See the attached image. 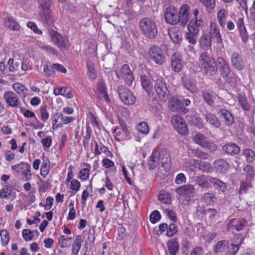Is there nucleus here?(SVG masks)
Here are the masks:
<instances>
[{
  "instance_id": "obj_1",
  "label": "nucleus",
  "mask_w": 255,
  "mask_h": 255,
  "mask_svg": "<svg viewBox=\"0 0 255 255\" xmlns=\"http://www.w3.org/2000/svg\"><path fill=\"white\" fill-rule=\"evenodd\" d=\"M160 160L161 168L165 170L164 175L168 174L170 170V155L167 149L164 148L161 150L157 148L155 149L151 155L147 160V166L149 169H154L157 166L158 160Z\"/></svg>"
},
{
  "instance_id": "obj_2",
  "label": "nucleus",
  "mask_w": 255,
  "mask_h": 255,
  "mask_svg": "<svg viewBox=\"0 0 255 255\" xmlns=\"http://www.w3.org/2000/svg\"><path fill=\"white\" fill-rule=\"evenodd\" d=\"M201 70L206 77L211 79H215L218 74V68L213 58L209 57L207 52H202L199 57Z\"/></svg>"
},
{
  "instance_id": "obj_3",
  "label": "nucleus",
  "mask_w": 255,
  "mask_h": 255,
  "mask_svg": "<svg viewBox=\"0 0 255 255\" xmlns=\"http://www.w3.org/2000/svg\"><path fill=\"white\" fill-rule=\"evenodd\" d=\"M143 34L150 39H155L158 34V28L155 22L150 18H142L139 23Z\"/></svg>"
},
{
  "instance_id": "obj_4",
  "label": "nucleus",
  "mask_w": 255,
  "mask_h": 255,
  "mask_svg": "<svg viewBox=\"0 0 255 255\" xmlns=\"http://www.w3.org/2000/svg\"><path fill=\"white\" fill-rule=\"evenodd\" d=\"M48 33L51 41L61 51H68L70 47V43L68 38L62 35L58 31L50 28L48 29Z\"/></svg>"
},
{
  "instance_id": "obj_5",
  "label": "nucleus",
  "mask_w": 255,
  "mask_h": 255,
  "mask_svg": "<svg viewBox=\"0 0 255 255\" xmlns=\"http://www.w3.org/2000/svg\"><path fill=\"white\" fill-rule=\"evenodd\" d=\"M149 59L158 65H162L165 62V53L156 45H151L148 51Z\"/></svg>"
},
{
  "instance_id": "obj_6",
  "label": "nucleus",
  "mask_w": 255,
  "mask_h": 255,
  "mask_svg": "<svg viewBox=\"0 0 255 255\" xmlns=\"http://www.w3.org/2000/svg\"><path fill=\"white\" fill-rule=\"evenodd\" d=\"M193 14L194 17L189 21L187 24V30L199 33L200 28L203 25V18L199 15V11L197 9L193 10Z\"/></svg>"
},
{
  "instance_id": "obj_7",
  "label": "nucleus",
  "mask_w": 255,
  "mask_h": 255,
  "mask_svg": "<svg viewBox=\"0 0 255 255\" xmlns=\"http://www.w3.org/2000/svg\"><path fill=\"white\" fill-rule=\"evenodd\" d=\"M154 88L157 95L161 100L165 101L168 99L169 91L162 78L155 80Z\"/></svg>"
},
{
  "instance_id": "obj_8",
  "label": "nucleus",
  "mask_w": 255,
  "mask_h": 255,
  "mask_svg": "<svg viewBox=\"0 0 255 255\" xmlns=\"http://www.w3.org/2000/svg\"><path fill=\"white\" fill-rule=\"evenodd\" d=\"M178 9L177 7L170 5L165 10L164 17L165 21L172 25L178 24Z\"/></svg>"
},
{
  "instance_id": "obj_9",
  "label": "nucleus",
  "mask_w": 255,
  "mask_h": 255,
  "mask_svg": "<svg viewBox=\"0 0 255 255\" xmlns=\"http://www.w3.org/2000/svg\"><path fill=\"white\" fill-rule=\"evenodd\" d=\"M116 75L118 79H123L125 83L128 86H131L134 80L132 72L129 66L126 64L122 66L120 71H116Z\"/></svg>"
},
{
  "instance_id": "obj_10",
  "label": "nucleus",
  "mask_w": 255,
  "mask_h": 255,
  "mask_svg": "<svg viewBox=\"0 0 255 255\" xmlns=\"http://www.w3.org/2000/svg\"><path fill=\"white\" fill-rule=\"evenodd\" d=\"M3 98L8 108L17 109L20 107V101L18 95L11 91H6Z\"/></svg>"
},
{
  "instance_id": "obj_11",
  "label": "nucleus",
  "mask_w": 255,
  "mask_h": 255,
  "mask_svg": "<svg viewBox=\"0 0 255 255\" xmlns=\"http://www.w3.org/2000/svg\"><path fill=\"white\" fill-rule=\"evenodd\" d=\"M171 123L178 133L181 135H186L188 133L187 125L182 117L177 115L173 116Z\"/></svg>"
},
{
  "instance_id": "obj_12",
  "label": "nucleus",
  "mask_w": 255,
  "mask_h": 255,
  "mask_svg": "<svg viewBox=\"0 0 255 255\" xmlns=\"http://www.w3.org/2000/svg\"><path fill=\"white\" fill-rule=\"evenodd\" d=\"M175 192L186 201L189 202L195 193V189L193 185L188 184L176 188Z\"/></svg>"
},
{
  "instance_id": "obj_13",
  "label": "nucleus",
  "mask_w": 255,
  "mask_h": 255,
  "mask_svg": "<svg viewBox=\"0 0 255 255\" xmlns=\"http://www.w3.org/2000/svg\"><path fill=\"white\" fill-rule=\"evenodd\" d=\"M118 91L121 100L126 105H132L135 104L136 98L129 89L124 87H120Z\"/></svg>"
},
{
  "instance_id": "obj_14",
  "label": "nucleus",
  "mask_w": 255,
  "mask_h": 255,
  "mask_svg": "<svg viewBox=\"0 0 255 255\" xmlns=\"http://www.w3.org/2000/svg\"><path fill=\"white\" fill-rule=\"evenodd\" d=\"M237 30L239 32V36L243 44H246L249 39V35L245 26L244 18L243 16L238 17L236 22Z\"/></svg>"
},
{
  "instance_id": "obj_15",
  "label": "nucleus",
  "mask_w": 255,
  "mask_h": 255,
  "mask_svg": "<svg viewBox=\"0 0 255 255\" xmlns=\"http://www.w3.org/2000/svg\"><path fill=\"white\" fill-rule=\"evenodd\" d=\"M248 224L247 220L244 218H232L230 219L227 225V231L233 229L239 232L244 229Z\"/></svg>"
},
{
  "instance_id": "obj_16",
  "label": "nucleus",
  "mask_w": 255,
  "mask_h": 255,
  "mask_svg": "<svg viewBox=\"0 0 255 255\" xmlns=\"http://www.w3.org/2000/svg\"><path fill=\"white\" fill-rule=\"evenodd\" d=\"M210 38L219 44L223 42L220 28L218 25L214 22H211L209 26V31L207 32Z\"/></svg>"
},
{
  "instance_id": "obj_17",
  "label": "nucleus",
  "mask_w": 255,
  "mask_h": 255,
  "mask_svg": "<svg viewBox=\"0 0 255 255\" xmlns=\"http://www.w3.org/2000/svg\"><path fill=\"white\" fill-rule=\"evenodd\" d=\"M95 93L101 100H104L108 103L110 102L111 100L108 94L106 84L103 79H99L97 82V90Z\"/></svg>"
},
{
  "instance_id": "obj_18",
  "label": "nucleus",
  "mask_w": 255,
  "mask_h": 255,
  "mask_svg": "<svg viewBox=\"0 0 255 255\" xmlns=\"http://www.w3.org/2000/svg\"><path fill=\"white\" fill-rule=\"evenodd\" d=\"M231 62L233 67L238 71L243 70L246 67V63L241 53L234 51L231 56Z\"/></svg>"
},
{
  "instance_id": "obj_19",
  "label": "nucleus",
  "mask_w": 255,
  "mask_h": 255,
  "mask_svg": "<svg viewBox=\"0 0 255 255\" xmlns=\"http://www.w3.org/2000/svg\"><path fill=\"white\" fill-rule=\"evenodd\" d=\"M190 7L187 4L181 6L178 14V24L181 26H185L189 21Z\"/></svg>"
},
{
  "instance_id": "obj_20",
  "label": "nucleus",
  "mask_w": 255,
  "mask_h": 255,
  "mask_svg": "<svg viewBox=\"0 0 255 255\" xmlns=\"http://www.w3.org/2000/svg\"><path fill=\"white\" fill-rule=\"evenodd\" d=\"M169 107L172 111L181 114H185L188 112V109L183 106L182 102L175 98L170 99Z\"/></svg>"
},
{
  "instance_id": "obj_21",
  "label": "nucleus",
  "mask_w": 255,
  "mask_h": 255,
  "mask_svg": "<svg viewBox=\"0 0 255 255\" xmlns=\"http://www.w3.org/2000/svg\"><path fill=\"white\" fill-rule=\"evenodd\" d=\"M217 63L221 76L222 77L227 76L231 72V69L228 62L225 58L218 57L217 58Z\"/></svg>"
},
{
  "instance_id": "obj_22",
  "label": "nucleus",
  "mask_w": 255,
  "mask_h": 255,
  "mask_svg": "<svg viewBox=\"0 0 255 255\" xmlns=\"http://www.w3.org/2000/svg\"><path fill=\"white\" fill-rule=\"evenodd\" d=\"M243 241V238H241L238 241L231 242L227 244L224 255H236L239 251Z\"/></svg>"
},
{
  "instance_id": "obj_23",
  "label": "nucleus",
  "mask_w": 255,
  "mask_h": 255,
  "mask_svg": "<svg viewBox=\"0 0 255 255\" xmlns=\"http://www.w3.org/2000/svg\"><path fill=\"white\" fill-rule=\"evenodd\" d=\"M182 58L179 53H174L171 57V67L173 71L175 72H179L181 71L182 67Z\"/></svg>"
},
{
  "instance_id": "obj_24",
  "label": "nucleus",
  "mask_w": 255,
  "mask_h": 255,
  "mask_svg": "<svg viewBox=\"0 0 255 255\" xmlns=\"http://www.w3.org/2000/svg\"><path fill=\"white\" fill-rule=\"evenodd\" d=\"M213 165L216 172L220 174H225L230 168L229 163L225 159H220L216 160Z\"/></svg>"
},
{
  "instance_id": "obj_25",
  "label": "nucleus",
  "mask_w": 255,
  "mask_h": 255,
  "mask_svg": "<svg viewBox=\"0 0 255 255\" xmlns=\"http://www.w3.org/2000/svg\"><path fill=\"white\" fill-rule=\"evenodd\" d=\"M18 167H20V169L22 170L21 173L22 175L25 178L26 181H29L31 179V173H30L31 167L28 163L21 162L20 163L13 165L11 166L12 170H15Z\"/></svg>"
},
{
  "instance_id": "obj_26",
  "label": "nucleus",
  "mask_w": 255,
  "mask_h": 255,
  "mask_svg": "<svg viewBox=\"0 0 255 255\" xmlns=\"http://www.w3.org/2000/svg\"><path fill=\"white\" fill-rule=\"evenodd\" d=\"M95 143L94 153L96 155H100L102 153H104L107 157H112L113 156L112 152L103 143H100V144H98L96 141Z\"/></svg>"
},
{
  "instance_id": "obj_27",
  "label": "nucleus",
  "mask_w": 255,
  "mask_h": 255,
  "mask_svg": "<svg viewBox=\"0 0 255 255\" xmlns=\"http://www.w3.org/2000/svg\"><path fill=\"white\" fill-rule=\"evenodd\" d=\"M228 14V10L225 8H221L217 12V20L219 25L222 29L226 27Z\"/></svg>"
},
{
  "instance_id": "obj_28",
  "label": "nucleus",
  "mask_w": 255,
  "mask_h": 255,
  "mask_svg": "<svg viewBox=\"0 0 255 255\" xmlns=\"http://www.w3.org/2000/svg\"><path fill=\"white\" fill-rule=\"evenodd\" d=\"M219 113L226 126L230 127L234 123V118L233 114L226 109H221Z\"/></svg>"
},
{
  "instance_id": "obj_29",
  "label": "nucleus",
  "mask_w": 255,
  "mask_h": 255,
  "mask_svg": "<svg viewBox=\"0 0 255 255\" xmlns=\"http://www.w3.org/2000/svg\"><path fill=\"white\" fill-rule=\"evenodd\" d=\"M208 35L207 32H203L199 40L200 46L204 50H208L211 47L212 39Z\"/></svg>"
},
{
  "instance_id": "obj_30",
  "label": "nucleus",
  "mask_w": 255,
  "mask_h": 255,
  "mask_svg": "<svg viewBox=\"0 0 255 255\" xmlns=\"http://www.w3.org/2000/svg\"><path fill=\"white\" fill-rule=\"evenodd\" d=\"M204 117L206 122L211 127L217 128L220 127V122L215 115L210 112H206L204 114Z\"/></svg>"
},
{
  "instance_id": "obj_31",
  "label": "nucleus",
  "mask_w": 255,
  "mask_h": 255,
  "mask_svg": "<svg viewBox=\"0 0 255 255\" xmlns=\"http://www.w3.org/2000/svg\"><path fill=\"white\" fill-rule=\"evenodd\" d=\"M83 166L85 167L79 171L78 178L82 181H87L90 177L91 166L90 164L87 162H84L83 164Z\"/></svg>"
},
{
  "instance_id": "obj_32",
  "label": "nucleus",
  "mask_w": 255,
  "mask_h": 255,
  "mask_svg": "<svg viewBox=\"0 0 255 255\" xmlns=\"http://www.w3.org/2000/svg\"><path fill=\"white\" fill-rule=\"evenodd\" d=\"M193 165L203 172L209 173L213 170L211 163L208 162L195 159L193 160Z\"/></svg>"
},
{
  "instance_id": "obj_33",
  "label": "nucleus",
  "mask_w": 255,
  "mask_h": 255,
  "mask_svg": "<svg viewBox=\"0 0 255 255\" xmlns=\"http://www.w3.org/2000/svg\"><path fill=\"white\" fill-rule=\"evenodd\" d=\"M222 148L226 153L231 155L238 154L241 151L239 146L235 143L226 144Z\"/></svg>"
},
{
  "instance_id": "obj_34",
  "label": "nucleus",
  "mask_w": 255,
  "mask_h": 255,
  "mask_svg": "<svg viewBox=\"0 0 255 255\" xmlns=\"http://www.w3.org/2000/svg\"><path fill=\"white\" fill-rule=\"evenodd\" d=\"M12 89L16 94L22 98H26L28 94V89L23 84L15 83L12 86Z\"/></svg>"
},
{
  "instance_id": "obj_35",
  "label": "nucleus",
  "mask_w": 255,
  "mask_h": 255,
  "mask_svg": "<svg viewBox=\"0 0 255 255\" xmlns=\"http://www.w3.org/2000/svg\"><path fill=\"white\" fill-rule=\"evenodd\" d=\"M238 101L241 108L245 111H249L252 107L249 103L245 93H239L237 95Z\"/></svg>"
},
{
  "instance_id": "obj_36",
  "label": "nucleus",
  "mask_w": 255,
  "mask_h": 255,
  "mask_svg": "<svg viewBox=\"0 0 255 255\" xmlns=\"http://www.w3.org/2000/svg\"><path fill=\"white\" fill-rule=\"evenodd\" d=\"M140 78L143 89L148 93V95H149L151 93L153 89L152 81L145 75H141Z\"/></svg>"
},
{
  "instance_id": "obj_37",
  "label": "nucleus",
  "mask_w": 255,
  "mask_h": 255,
  "mask_svg": "<svg viewBox=\"0 0 255 255\" xmlns=\"http://www.w3.org/2000/svg\"><path fill=\"white\" fill-rule=\"evenodd\" d=\"M196 182L202 188L209 189L211 187L210 178L204 174L197 177Z\"/></svg>"
},
{
  "instance_id": "obj_38",
  "label": "nucleus",
  "mask_w": 255,
  "mask_h": 255,
  "mask_svg": "<svg viewBox=\"0 0 255 255\" xmlns=\"http://www.w3.org/2000/svg\"><path fill=\"white\" fill-rule=\"evenodd\" d=\"M4 26L14 31H18L20 26L12 17H6L3 20Z\"/></svg>"
},
{
  "instance_id": "obj_39",
  "label": "nucleus",
  "mask_w": 255,
  "mask_h": 255,
  "mask_svg": "<svg viewBox=\"0 0 255 255\" xmlns=\"http://www.w3.org/2000/svg\"><path fill=\"white\" fill-rule=\"evenodd\" d=\"M53 93L56 96L62 95L67 99H71L73 97L71 90L65 87L54 88Z\"/></svg>"
},
{
  "instance_id": "obj_40",
  "label": "nucleus",
  "mask_w": 255,
  "mask_h": 255,
  "mask_svg": "<svg viewBox=\"0 0 255 255\" xmlns=\"http://www.w3.org/2000/svg\"><path fill=\"white\" fill-rule=\"evenodd\" d=\"M63 115L61 113H56L52 116V129L56 130L59 128H62V121Z\"/></svg>"
},
{
  "instance_id": "obj_41",
  "label": "nucleus",
  "mask_w": 255,
  "mask_h": 255,
  "mask_svg": "<svg viewBox=\"0 0 255 255\" xmlns=\"http://www.w3.org/2000/svg\"><path fill=\"white\" fill-rule=\"evenodd\" d=\"M168 34L172 42L175 44H179L182 40V34L174 27L168 29Z\"/></svg>"
},
{
  "instance_id": "obj_42",
  "label": "nucleus",
  "mask_w": 255,
  "mask_h": 255,
  "mask_svg": "<svg viewBox=\"0 0 255 255\" xmlns=\"http://www.w3.org/2000/svg\"><path fill=\"white\" fill-rule=\"evenodd\" d=\"M182 83L184 87L191 93H195L197 91V87L195 82L190 78L184 77L182 78Z\"/></svg>"
},
{
  "instance_id": "obj_43",
  "label": "nucleus",
  "mask_w": 255,
  "mask_h": 255,
  "mask_svg": "<svg viewBox=\"0 0 255 255\" xmlns=\"http://www.w3.org/2000/svg\"><path fill=\"white\" fill-rule=\"evenodd\" d=\"M39 16L47 24H50L53 22L52 14L50 9H40Z\"/></svg>"
},
{
  "instance_id": "obj_44",
  "label": "nucleus",
  "mask_w": 255,
  "mask_h": 255,
  "mask_svg": "<svg viewBox=\"0 0 255 255\" xmlns=\"http://www.w3.org/2000/svg\"><path fill=\"white\" fill-rule=\"evenodd\" d=\"M167 246L170 255H176L179 251V245L176 239L169 240L167 243Z\"/></svg>"
},
{
  "instance_id": "obj_45",
  "label": "nucleus",
  "mask_w": 255,
  "mask_h": 255,
  "mask_svg": "<svg viewBox=\"0 0 255 255\" xmlns=\"http://www.w3.org/2000/svg\"><path fill=\"white\" fill-rule=\"evenodd\" d=\"M83 240L81 236H77L72 245L71 253L73 255H78L81 248Z\"/></svg>"
},
{
  "instance_id": "obj_46",
  "label": "nucleus",
  "mask_w": 255,
  "mask_h": 255,
  "mask_svg": "<svg viewBox=\"0 0 255 255\" xmlns=\"http://www.w3.org/2000/svg\"><path fill=\"white\" fill-rule=\"evenodd\" d=\"M158 199L161 203L165 205H169L172 202L170 193L165 190L161 191L159 192L158 195Z\"/></svg>"
},
{
  "instance_id": "obj_47",
  "label": "nucleus",
  "mask_w": 255,
  "mask_h": 255,
  "mask_svg": "<svg viewBox=\"0 0 255 255\" xmlns=\"http://www.w3.org/2000/svg\"><path fill=\"white\" fill-rule=\"evenodd\" d=\"M210 182L213 187L218 190L223 192L226 189V184L217 178L210 177Z\"/></svg>"
},
{
  "instance_id": "obj_48",
  "label": "nucleus",
  "mask_w": 255,
  "mask_h": 255,
  "mask_svg": "<svg viewBox=\"0 0 255 255\" xmlns=\"http://www.w3.org/2000/svg\"><path fill=\"white\" fill-rule=\"evenodd\" d=\"M238 76L234 73H230L227 76L223 77L226 83L232 88H235L237 85Z\"/></svg>"
},
{
  "instance_id": "obj_49",
  "label": "nucleus",
  "mask_w": 255,
  "mask_h": 255,
  "mask_svg": "<svg viewBox=\"0 0 255 255\" xmlns=\"http://www.w3.org/2000/svg\"><path fill=\"white\" fill-rule=\"evenodd\" d=\"M243 155L248 163H253L255 159V153L254 151L250 148H247L243 150Z\"/></svg>"
},
{
  "instance_id": "obj_50",
  "label": "nucleus",
  "mask_w": 255,
  "mask_h": 255,
  "mask_svg": "<svg viewBox=\"0 0 255 255\" xmlns=\"http://www.w3.org/2000/svg\"><path fill=\"white\" fill-rule=\"evenodd\" d=\"M216 0H200V2L205 7L206 11L211 13L214 9Z\"/></svg>"
},
{
  "instance_id": "obj_51",
  "label": "nucleus",
  "mask_w": 255,
  "mask_h": 255,
  "mask_svg": "<svg viewBox=\"0 0 255 255\" xmlns=\"http://www.w3.org/2000/svg\"><path fill=\"white\" fill-rule=\"evenodd\" d=\"M86 67L87 68V75L89 78L92 80L95 79L97 77V73L94 64L91 61L87 60L86 61Z\"/></svg>"
},
{
  "instance_id": "obj_52",
  "label": "nucleus",
  "mask_w": 255,
  "mask_h": 255,
  "mask_svg": "<svg viewBox=\"0 0 255 255\" xmlns=\"http://www.w3.org/2000/svg\"><path fill=\"white\" fill-rule=\"evenodd\" d=\"M228 243L227 240L218 241L213 248L214 252L216 253H224L226 246Z\"/></svg>"
},
{
  "instance_id": "obj_53",
  "label": "nucleus",
  "mask_w": 255,
  "mask_h": 255,
  "mask_svg": "<svg viewBox=\"0 0 255 255\" xmlns=\"http://www.w3.org/2000/svg\"><path fill=\"white\" fill-rule=\"evenodd\" d=\"M50 169V162L49 160H46L42 162L40 168V174L45 178L49 174Z\"/></svg>"
},
{
  "instance_id": "obj_54",
  "label": "nucleus",
  "mask_w": 255,
  "mask_h": 255,
  "mask_svg": "<svg viewBox=\"0 0 255 255\" xmlns=\"http://www.w3.org/2000/svg\"><path fill=\"white\" fill-rule=\"evenodd\" d=\"M72 240V238L65 235H61L58 239V245L61 248H68L71 245V243L69 242V240Z\"/></svg>"
},
{
  "instance_id": "obj_55",
  "label": "nucleus",
  "mask_w": 255,
  "mask_h": 255,
  "mask_svg": "<svg viewBox=\"0 0 255 255\" xmlns=\"http://www.w3.org/2000/svg\"><path fill=\"white\" fill-rule=\"evenodd\" d=\"M253 188V185L251 183V181L249 182L246 181H241L240 184L239 190L238 193L239 195L243 194H246L249 189Z\"/></svg>"
},
{
  "instance_id": "obj_56",
  "label": "nucleus",
  "mask_w": 255,
  "mask_h": 255,
  "mask_svg": "<svg viewBox=\"0 0 255 255\" xmlns=\"http://www.w3.org/2000/svg\"><path fill=\"white\" fill-rule=\"evenodd\" d=\"M199 33L188 30L185 35V39L189 43L195 45L197 43V36Z\"/></svg>"
},
{
  "instance_id": "obj_57",
  "label": "nucleus",
  "mask_w": 255,
  "mask_h": 255,
  "mask_svg": "<svg viewBox=\"0 0 255 255\" xmlns=\"http://www.w3.org/2000/svg\"><path fill=\"white\" fill-rule=\"evenodd\" d=\"M202 200L207 204H212L215 203L216 198L214 193L207 192L202 196Z\"/></svg>"
},
{
  "instance_id": "obj_58",
  "label": "nucleus",
  "mask_w": 255,
  "mask_h": 255,
  "mask_svg": "<svg viewBox=\"0 0 255 255\" xmlns=\"http://www.w3.org/2000/svg\"><path fill=\"white\" fill-rule=\"evenodd\" d=\"M11 195V190L8 185H5L0 189V198L9 200Z\"/></svg>"
},
{
  "instance_id": "obj_59",
  "label": "nucleus",
  "mask_w": 255,
  "mask_h": 255,
  "mask_svg": "<svg viewBox=\"0 0 255 255\" xmlns=\"http://www.w3.org/2000/svg\"><path fill=\"white\" fill-rule=\"evenodd\" d=\"M87 120L91 123L93 127H96L98 128H100V125L98 120V118L93 112H88V114H87Z\"/></svg>"
},
{
  "instance_id": "obj_60",
  "label": "nucleus",
  "mask_w": 255,
  "mask_h": 255,
  "mask_svg": "<svg viewBox=\"0 0 255 255\" xmlns=\"http://www.w3.org/2000/svg\"><path fill=\"white\" fill-rule=\"evenodd\" d=\"M54 70V66H53V64L50 65L46 63L43 65V72L47 77H54L55 75Z\"/></svg>"
},
{
  "instance_id": "obj_61",
  "label": "nucleus",
  "mask_w": 255,
  "mask_h": 255,
  "mask_svg": "<svg viewBox=\"0 0 255 255\" xmlns=\"http://www.w3.org/2000/svg\"><path fill=\"white\" fill-rule=\"evenodd\" d=\"M0 236L2 246H6L10 240L8 232L6 229H2L0 232Z\"/></svg>"
},
{
  "instance_id": "obj_62",
  "label": "nucleus",
  "mask_w": 255,
  "mask_h": 255,
  "mask_svg": "<svg viewBox=\"0 0 255 255\" xmlns=\"http://www.w3.org/2000/svg\"><path fill=\"white\" fill-rule=\"evenodd\" d=\"M178 231L177 226L174 223H171L169 225H167V232L165 235L168 237H172L175 235Z\"/></svg>"
},
{
  "instance_id": "obj_63",
  "label": "nucleus",
  "mask_w": 255,
  "mask_h": 255,
  "mask_svg": "<svg viewBox=\"0 0 255 255\" xmlns=\"http://www.w3.org/2000/svg\"><path fill=\"white\" fill-rule=\"evenodd\" d=\"M122 129L125 135V139L129 140L131 138L130 128L124 122H120Z\"/></svg>"
},
{
  "instance_id": "obj_64",
  "label": "nucleus",
  "mask_w": 255,
  "mask_h": 255,
  "mask_svg": "<svg viewBox=\"0 0 255 255\" xmlns=\"http://www.w3.org/2000/svg\"><path fill=\"white\" fill-rule=\"evenodd\" d=\"M137 131L144 135H146L149 132V127L147 124L144 122L138 123L136 126Z\"/></svg>"
}]
</instances>
